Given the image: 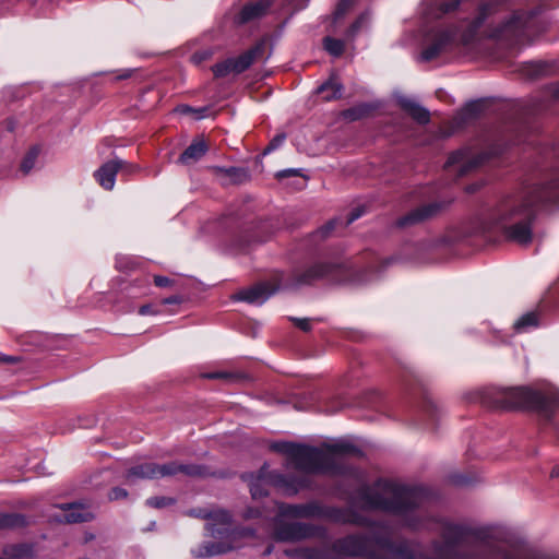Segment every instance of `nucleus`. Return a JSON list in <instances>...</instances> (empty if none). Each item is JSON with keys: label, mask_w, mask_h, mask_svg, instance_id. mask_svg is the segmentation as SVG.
<instances>
[{"label": "nucleus", "mask_w": 559, "mask_h": 559, "mask_svg": "<svg viewBox=\"0 0 559 559\" xmlns=\"http://www.w3.org/2000/svg\"><path fill=\"white\" fill-rule=\"evenodd\" d=\"M314 513V507L312 506H290L281 504L278 506V516L289 519L307 518Z\"/></svg>", "instance_id": "obj_23"}, {"label": "nucleus", "mask_w": 559, "mask_h": 559, "mask_svg": "<svg viewBox=\"0 0 559 559\" xmlns=\"http://www.w3.org/2000/svg\"><path fill=\"white\" fill-rule=\"evenodd\" d=\"M440 49H441V43L438 41V43L433 44L431 47H429L428 49H425L424 51H421L419 53V59L420 60H431L439 53Z\"/></svg>", "instance_id": "obj_36"}, {"label": "nucleus", "mask_w": 559, "mask_h": 559, "mask_svg": "<svg viewBox=\"0 0 559 559\" xmlns=\"http://www.w3.org/2000/svg\"><path fill=\"white\" fill-rule=\"evenodd\" d=\"M197 516H201L209 520L206 525V531L210 533L212 537H223L228 533L230 515L228 512L223 510H217L211 514L205 512H199L195 514Z\"/></svg>", "instance_id": "obj_15"}, {"label": "nucleus", "mask_w": 559, "mask_h": 559, "mask_svg": "<svg viewBox=\"0 0 559 559\" xmlns=\"http://www.w3.org/2000/svg\"><path fill=\"white\" fill-rule=\"evenodd\" d=\"M206 110V108H192L190 106H187V105H182V106H179L177 108V111L180 112V114H185V115H188V114H193L194 117L197 119H200L203 117L202 112H204Z\"/></svg>", "instance_id": "obj_39"}, {"label": "nucleus", "mask_w": 559, "mask_h": 559, "mask_svg": "<svg viewBox=\"0 0 559 559\" xmlns=\"http://www.w3.org/2000/svg\"><path fill=\"white\" fill-rule=\"evenodd\" d=\"M270 7V2L266 0H260L254 3L246 4L236 17L237 23L245 24L257 20L265 14Z\"/></svg>", "instance_id": "obj_19"}, {"label": "nucleus", "mask_w": 559, "mask_h": 559, "mask_svg": "<svg viewBox=\"0 0 559 559\" xmlns=\"http://www.w3.org/2000/svg\"><path fill=\"white\" fill-rule=\"evenodd\" d=\"M129 75L128 74H123L121 76H119V79H127Z\"/></svg>", "instance_id": "obj_54"}, {"label": "nucleus", "mask_w": 559, "mask_h": 559, "mask_svg": "<svg viewBox=\"0 0 559 559\" xmlns=\"http://www.w3.org/2000/svg\"><path fill=\"white\" fill-rule=\"evenodd\" d=\"M556 67H557V64L555 61L536 60V61L528 62L524 70H535V71L550 70Z\"/></svg>", "instance_id": "obj_34"}, {"label": "nucleus", "mask_w": 559, "mask_h": 559, "mask_svg": "<svg viewBox=\"0 0 559 559\" xmlns=\"http://www.w3.org/2000/svg\"><path fill=\"white\" fill-rule=\"evenodd\" d=\"M487 157L486 153L476 148H461L449 156L445 168L453 169L459 175H465L480 166Z\"/></svg>", "instance_id": "obj_9"}, {"label": "nucleus", "mask_w": 559, "mask_h": 559, "mask_svg": "<svg viewBox=\"0 0 559 559\" xmlns=\"http://www.w3.org/2000/svg\"><path fill=\"white\" fill-rule=\"evenodd\" d=\"M173 503L174 499L167 497H153L146 500L147 506L156 509L166 508L168 506H171Z\"/></svg>", "instance_id": "obj_35"}, {"label": "nucleus", "mask_w": 559, "mask_h": 559, "mask_svg": "<svg viewBox=\"0 0 559 559\" xmlns=\"http://www.w3.org/2000/svg\"><path fill=\"white\" fill-rule=\"evenodd\" d=\"M127 497V491L122 488H114L109 493L110 500H119Z\"/></svg>", "instance_id": "obj_42"}, {"label": "nucleus", "mask_w": 559, "mask_h": 559, "mask_svg": "<svg viewBox=\"0 0 559 559\" xmlns=\"http://www.w3.org/2000/svg\"><path fill=\"white\" fill-rule=\"evenodd\" d=\"M286 136L285 134H278L276 135L271 142L270 144L267 145V147L265 148V152L264 153H267V152H271L275 148H277L278 146H281L283 144V142L285 141Z\"/></svg>", "instance_id": "obj_40"}, {"label": "nucleus", "mask_w": 559, "mask_h": 559, "mask_svg": "<svg viewBox=\"0 0 559 559\" xmlns=\"http://www.w3.org/2000/svg\"><path fill=\"white\" fill-rule=\"evenodd\" d=\"M266 40H261L252 49L246 51L236 58H227L223 61L216 62L211 70H247L254 60L262 59L266 48Z\"/></svg>", "instance_id": "obj_10"}, {"label": "nucleus", "mask_w": 559, "mask_h": 559, "mask_svg": "<svg viewBox=\"0 0 559 559\" xmlns=\"http://www.w3.org/2000/svg\"><path fill=\"white\" fill-rule=\"evenodd\" d=\"M439 210L440 205L438 203H429L418 206L417 209L411 211L407 215L402 217L399 221V225L408 226L421 223L435 216L439 212Z\"/></svg>", "instance_id": "obj_17"}, {"label": "nucleus", "mask_w": 559, "mask_h": 559, "mask_svg": "<svg viewBox=\"0 0 559 559\" xmlns=\"http://www.w3.org/2000/svg\"><path fill=\"white\" fill-rule=\"evenodd\" d=\"M207 145L203 139L194 140L180 155L179 163L182 165H190L199 160L206 152Z\"/></svg>", "instance_id": "obj_22"}, {"label": "nucleus", "mask_w": 559, "mask_h": 559, "mask_svg": "<svg viewBox=\"0 0 559 559\" xmlns=\"http://www.w3.org/2000/svg\"><path fill=\"white\" fill-rule=\"evenodd\" d=\"M212 56V51L210 49H205L199 52H195L191 57V62L193 67H200L202 62L209 59Z\"/></svg>", "instance_id": "obj_38"}, {"label": "nucleus", "mask_w": 559, "mask_h": 559, "mask_svg": "<svg viewBox=\"0 0 559 559\" xmlns=\"http://www.w3.org/2000/svg\"><path fill=\"white\" fill-rule=\"evenodd\" d=\"M38 156V148L34 147L32 148L26 156L24 157L21 169L24 174H28L35 166L36 159Z\"/></svg>", "instance_id": "obj_31"}, {"label": "nucleus", "mask_w": 559, "mask_h": 559, "mask_svg": "<svg viewBox=\"0 0 559 559\" xmlns=\"http://www.w3.org/2000/svg\"><path fill=\"white\" fill-rule=\"evenodd\" d=\"M26 521L20 514H0V528H13L25 525Z\"/></svg>", "instance_id": "obj_29"}, {"label": "nucleus", "mask_w": 559, "mask_h": 559, "mask_svg": "<svg viewBox=\"0 0 559 559\" xmlns=\"http://www.w3.org/2000/svg\"><path fill=\"white\" fill-rule=\"evenodd\" d=\"M0 360L9 364H14L17 362L20 358L15 356H3L0 358Z\"/></svg>", "instance_id": "obj_46"}, {"label": "nucleus", "mask_w": 559, "mask_h": 559, "mask_svg": "<svg viewBox=\"0 0 559 559\" xmlns=\"http://www.w3.org/2000/svg\"><path fill=\"white\" fill-rule=\"evenodd\" d=\"M396 100L400 107L418 123H426L429 121V112L415 99L405 95H397Z\"/></svg>", "instance_id": "obj_18"}, {"label": "nucleus", "mask_w": 559, "mask_h": 559, "mask_svg": "<svg viewBox=\"0 0 559 559\" xmlns=\"http://www.w3.org/2000/svg\"><path fill=\"white\" fill-rule=\"evenodd\" d=\"M324 49L333 57H340L344 51V41L333 37H325L323 39Z\"/></svg>", "instance_id": "obj_30"}, {"label": "nucleus", "mask_w": 559, "mask_h": 559, "mask_svg": "<svg viewBox=\"0 0 559 559\" xmlns=\"http://www.w3.org/2000/svg\"><path fill=\"white\" fill-rule=\"evenodd\" d=\"M333 226H334V223H333V222L329 223L324 228H322L321 233H322V234H324V235H326V234H328V231H329V230H331V229L333 228Z\"/></svg>", "instance_id": "obj_48"}, {"label": "nucleus", "mask_w": 559, "mask_h": 559, "mask_svg": "<svg viewBox=\"0 0 559 559\" xmlns=\"http://www.w3.org/2000/svg\"><path fill=\"white\" fill-rule=\"evenodd\" d=\"M247 518H253L255 516V514L253 513L252 510H249L248 513L246 514Z\"/></svg>", "instance_id": "obj_53"}, {"label": "nucleus", "mask_w": 559, "mask_h": 559, "mask_svg": "<svg viewBox=\"0 0 559 559\" xmlns=\"http://www.w3.org/2000/svg\"><path fill=\"white\" fill-rule=\"evenodd\" d=\"M550 477H552V478L559 477V465L552 468V471L550 473Z\"/></svg>", "instance_id": "obj_49"}, {"label": "nucleus", "mask_w": 559, "mask_h": 559, "mask_svg": "<svg viewBox=\"0 0 559 559\" xmlns=\"http://www.w3.org/2000/svg\"><path fill=\"white\" fill-rule=\"evenodd\" d=\"M369 21V17L367 14H361L349 27L347 36L354 37L358 31L361 28L364 24H366Z\"/></svg>", "instance_id": "obj_37"}, {"label": "nucleus", "mask_w": 559, "mask_h": 559, "mask_svg": "<svg viewBox=\"0 0 559 559\" xmlns=\"http://www.w3.org/2000/svg\"><path fill=\"white\" fill-rule=\"evenodd\" d=\"M333 269L332 264L319 262L304 271H296L290 280L283 284L284 287H299L302 285H309L312 282L323 278L331 273Z\"/></svg>", "instance_id": "obj_12"}, {"label": "nucleus", "mask_w": 559, "mask_h": 559, "mask_svg": "<svg viewBox=\"0 0 559 559\" xmlns=\"http://www.w3.org/2000/svg\"><path fill=\"white\" fill-rule=\"evenodd\" d=\"M374 109L372 105L364 103L342 111L341 115L347 121H356L368 117Z\"/></svg>", "instance_id": "obj_26"}, {"label": "nucleus", "mask_w": 559, "mask_h": 559, "mask_svg": "<svg viewBox=\"0 0 559 559\" xmlns=\"http://www.w3.org/2000/svg\"><path fill=\"white\" fill-rule=\"evenodd\" d=\"M538 324V318L535 312H528L519 318L514 323V329L518 332H525L530 328L537 326Z\"/></svg>", "instance_id": "obj_28"}, {"label": "nucleus", "mask_w": 559, "mask_h": 559, "mask_svg": "<svg viewBox=\"0 0 559 559\" xmlns=\"http://www.w3.org/2000/svg\"><path fill=\"white\" fill-rule=\"evenodd\" d=\"M139 313L142 316H146V314H155L157 312L154 311L150 305H144L140 308Z\"/></svg>", "instance_id": "obj_45"}, {"label": "nucleus", "mask_w": 559, "mask_h": 559, "mask_svg": "<svg viewBox=\"0 0 559 559\" xmlns=\"http://www.w3.org/2000/svg\"><path fill=\"white\" fill-rule=\"evenodd\" d=\"M360 216L359 213H356V214H352L350 217L348 218L347 221V224H350L352 222H354L356 218H358Z\"/></svg>", "instance_id": "obj_50"}, {"label": "nucleus", "mask_w": 559, "mask_h": 559, "mask_svg": "<svg viewBox=\"0 0 559 559\" xmlns=\"http://www.w3.org/2000/svg\"><path fill=\"white\" fill-rule=\"evenodd\" d=\"M126 163L121 159H114L105 163L95 171L97 182L106 190H111L115 186L117 171L122 169Z\"/></svg>", "instance_id": "obj_16"}, {"label": "nucleus", "mask_w": 559, "mask_h": 559, "mask_svg": "<svg viewBox=\"0 0 559 559\" xmlns=\"http://www.w3.org/2000/svg\"><path fill=\"white\" fill-rule=\"evenodd\" d=\"M552 95L556 98H559V84L554 87Z\"/></svg>", "instance_id": "obj_51"}, {"label": "nucleus", "mask_w": 559, "mask_h": 559, "mask_svg": "<svg viewBox=\"0 0 559 559\" xmlns=\"http://www.w3.org/2000/svg\"><path fill=\"white\" fill-rule=\"evenodd\" d=\"M430 3L429 14L440 17L456 9L461 0H428Z\"/></svg>", "instance_id": "obj_25"}, {"label": "nucleus", "mask_w": 559, "mask_h": 559, "mask_svg": "<svg viewBox=\"0 0 559 559\" xmlns=\"http://www.w3.org/2000/svg\"><path fill=\"white\" fill-rule=\"evenodd\" d=\"M495 404L502 408H530L548 414L558 406L559 397L525 386L503 388L496 392Z\"/></svg>", "instance_id": "obj_4"}, {"label": "nucleus", "mask_w": 559, "mask_h": 559, "mask_svg": "<svg viewBox=\"0 0 559 559\" xmlns=\"http://www.w3.org/2000/svg\"><path fill=\"white\" fill-rule=\"evenodd\" d=\"M180 302V298L178 296H173V297H169V298H165L163 300V304L164 305H168V304H178Z\"/></svg>", "instance_id": "obj_47"}, {"label": "nucleus", "mask_w": 559, "mask_h": 559, "mask_svg": "<svg viewBox=\"0 0 559 559\" xmlns=\"http://www.w3.org/2000/svg\"><path fill=\"white\" fill-rule=\"evenodd\" d=\"M298 174V170L296 169H285L281 170L276 174V178L282 179L289 176H296Z\"/></svg>", "instance_id": "obj_44"}, {"label": "nucleus", "mask_w": 559, "mask_h": 559, "mask_svg": "<svg viewBox=\"0 0 559 559\" xmlns=\"http://www.w3.org/2000/svg\"><path fill=\"white\" fill-rule=\"evenodd\" d=\"M337 551L349 556H370L373 559H415L407 545L394 546L385 539L371 543L362 536H348L335 545Z\"/></svg>", "instance_id": "obj_5"}, {"label": "nucleus", "mask_w": 559, "mask_h": 559, "mask_svg": "<svg viewBox=\"0 0 559 559\" xmlns=\"http://www.w3.org/2000/svg\"><path fill=\"white\" fill-rule=\"evenodd\" d=\"M154 283L158 287H168L173 284V281L168 277L157 275L154 277Z\"/></svg>", "instance_id": "obj_43"}, {"label": "nucleus", "mask_w": 559, "mask_h": 559, "mask_svg": "<svg viewBox=\"0 0 559 559\" xmlns=\"http://www.w3.org/2000/svg\"><path fill=\"white\" fill-rule=\"evenodd\" d=\"M224 376L225 374H223V373H210V374H207V377L211 378V379L222 378Z\"/></svg>", "instance_id": "obj_52"}, {"label": "nucleus", "mask_w": 559, "mask_h": 559, "mask_svg": "<svg viewBox=\"0 0 559 559\" xmlns=\"http://www.w3.org/2000/svg\"><path fill=\"white\" fill-rule=\"evenodd\" d=\"M531 25L532 16L523 12H515L496 26L490 23L484 31V36L501 46L512 48L530 41Z\"/></svg>", "instance_id": "obj_6"}, {"label": "nucleus", "mask_w": 559, "mask_h": 559, "mask_svg": "<svg viewBox=\"0 0 559 559\" xmlns=\"http://www.w3.org/2000/svg\"><path fill=\"white\" fill-rule=\"evenodd\" d=\"M178 474L202 476L204 472L200 466L185 465L178 462H168L164 464L145 462L130 468L127 473V479L130 481L135 478L158 479Z\"/></svg>", "instance_id": "obj_7"}, {"label": "nucleus", "mask_w": 559, "mask_h": 559, "mask_svg": "<svg viewBox=\"0 0 559 559\" xmlns=\"http://www.w3.org/2000/svg\"><path fill=\"white\" fill-rule=\"evenodd\" d=\"M294 323L302 331L308 332L311 329L309 319H293Z\"/></svg>", "instance_id": "obj_41"}, {"label": "nucleus", "mask_w": 559, "mask_h": 559, "mask_svg": "<svg viewBox=\"0 0 559 559\" xmlns=\"http://www.w3.org/2000/svg\"><path fill=\"white\" fill-rule=\"evenodd\" d=\"M557 185L537 186L525 195L503 199L489 213L488 219L492 226L503 229L506 238L519 245L532 241L531 223L534 206L540 202H550L554 197L551 190Z\"/></svg>", "instance_id": "obj_1"}, {"label": "nucleus", "mask_w": 559, "mask_h": 559, "mask_svg": "<svg viewBox=\"0 0 559 559\" xmlns=\"http://www.w3.org/2000/svg\"><path fill=\"white\" fill-rule=\"evenodd\" d=\"M231 548L233 546L225 543L206 542L199 548L193 549L192 552L195 557H209L226 552Z\"/></svg>", "instance_id": "obj_24"}, {"label": "nucleus", "mask_w": 559, "mask_h": 559, "mask_svg": "<svg viewBox=\"0 0 559 559\" xmlns=\"http://www.w3.org/2000/svg\"><path fill=\"white\" fill-rule=\"evenodd\" d=\"M274 535L278 540H294L305 537L307 532L299 523H277L274 530Z\"/></svg>", "instance_id": "obj_21"}, {"label": "nucleus", "mask_w": 559, "mask_h": 559, "mask_svg": "<svg viewBox=\"0 0 559 559\" xmlns=\"http://www.w3.org/2000/svg\"><path fill=\"white\" fill-rule=\"evenodd\" d=\"M281 287H284L281 280H274L272 283L263 282L238 292L235 298L249 304L261 305Z\"/></svg>", "instance_id": "obj_11"}, {"label": "nucleus", "mask_w": 559, "mask_h": 559, "mask_svg": "<svg viewBox=\"0 0 559 559\" xmlns=\"http://www.w3.org/2000/svg\"><path fill=\"white\" fill-rule=\"evenodd\" d=\"M502 4L503 0L483 1L477 9L475 19L471 23L468 37H473L484 24L489 22L497 13H499Z\"/></svg>", "instance_id": "obj_14"}, {"label": "nucleus", "mask_w": 559, "mask_h": 559, "mask_svg": "<svg viewBox=\"0 0 559 559\" xmlns=\"http://www.w3.org/2000/svg\"><path fill=\"white\" fill-rule=\"evenodd\" d=\"M57 509L61 513L53 514L52 516L60 522L63 521L66 523H80L94 519L93 511L80 503L61 504L57 507Z\"/></svg>", "instance_id": "obj_13"}, {"label": "nucleus", "mask_w": 559, "mask_h": 559, "mask_svg": "<svg viewBox=\"0 0 559 559\" xmlns=\"http://www.w3.org/2000/svg\"><path fill=\"white\" fill-rule=\"evenodd\" d=\"M269 484L281 488L284 492L289 495L297 492L300 488L308 485L305 477L299 480L288 481L283 475L267 472L263 468L260 474L249 483L252 498L257 499L266 495L265 486Z\"/></svg>", "instance_id": "obj_8"}, {"label": "nucleus", "mask_w": 559, "mask_h": 559, "mask_svg": "<svg viewBox=\"0 0 559 559\" xmlns=\"http://www.w3.org/2000/svg\"><path fill=\"white\" fill-rule=\"evenodd\" d=\"M33 550L26 545H13L3 549L0 559H32Z\"/></svg>", "instance_id": "obj_27"}, {"label": "nucleus", "mask_w": 559, "mask_h": 559, "mask_svg": "<svg viewBox=\"0 0 559 559\" xmlns=\"http://www.w3.org/2000/svg\"><path fill=\"white\" fill-rule=\"evenodd\" d=\"M480 105L478 103L468 104L466 107L462 109L459 114L461 121L465 122L468 119L476 117L479 112Z\"/></svg>", "instance_id": "obj_32"}, {"label": "nucleus", "mask_w": 559, "mask_h": 559, "mask_svg": "<svg viewBox=\"0 0 559 559\" xmlns=\"http://www.w3.org/2000/svg\"><path fill=\"white\" fill-rule=\"evenodd\" d=\"M317 93L321 95L322 99L325 102L335 100L342 97L343 85L337 75H331L328 81L317 88Z\"/></svg>", "instance_id": "obj_20"}, {"label": "nucleus", "mask_w": 559, "mask_h": 559, "mask_svg": "<svg viewBox=\"0 0 559 559\" xmlns=\"http://www.w3.org/2000/svg\"><path fill=\"white\" fill-rule=\"evenodd\" d=\"M361 500L367 509L404 514L417 506L419 492L394 481L380 480L372 489L362 490Z\"/></svg>", "instance_id": "obj_3"}, {"label": "nucleus", "mask_w": 559, "mask_h": 559, "mask_svg": "<svg viewBox=\"0 0 559 559\" xmlns=\"http://www.w3.org/2000/svg\"><path fill=\"white\" fill-rule=\"evenodd\" d=\"M355 0H341L338 4L336 5V9L333 13V20L334 22H337L340 19H342L348 10L354 4Z\"/></svg>", "instance_id": "obj_33"}, {"label": "nucleus", "mask_w": 559, "mask_h": 559, "mask_svg": "<svg viewBox=\"0 0 559 559\" xmlns=\"http://www.w3.org/2000/svg\"><path fill=\"white\" fill-rule=\"evenodd\" d=\"M273 449L286 455L288 468L304 475L337 473L338 460L343 455L356 453L355 447L344 440L325 443L321 448L284 442L275 444Z\"/></svg>", "instance_id": "obj_2"}]
</instances>
